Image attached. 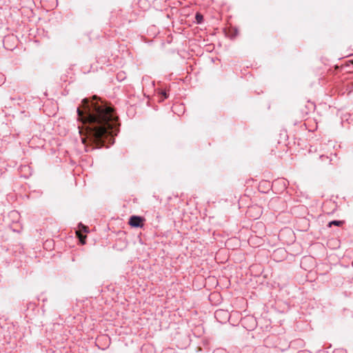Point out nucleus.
Segmentation results:
<instances>
[{
	"mask_svg": "<svg viewBox=\"0 0 353 353\" xmlns=\"http://www.w3.org/2000/svg\"><path fill=\"white\" fill-rule=\"evenodd\" d=\"M78 119L83 124L78 127L79 132L85 135L81 137L83 144L89 141L100 144L103 139L113 137L118 132L117 117L113 109L103 102L90 101L84 99L81 108L77 110Z\"/></svg>",
	"mask_w": 353,
	"mask_h": 353,
	"instance_id": "f257e3e1",
	"label": "nucleus"
},
{
	"mask_svg": "<svg viewBox=\"0 0 353 353\" xmlns=\"http://www.w3.org/2000/svg\"><path fill=\"white\" fill-rule=\"evenodd\" d=\"M143 219L140 216H132L130 217L129 224L134 228L141 227V222Z\"/></svg>",
	"mask_w": 353,
	"mask_h": 353,
	"instance_id": "f03ea898",
	"label": "nucleus"
},
{
	"mask_svg": "<svg viewBox=\"0 0 353 353\" xmlns=\"http://www.w3.org/2000/svg\"><path fill=\"white\" fill-rule=\"evenodd\" d=\"M343 221H332L329 223L328 225L331 227L332 225L340 226L343 224Z\"/></svg>",
	"mask_w": 353,
	"mask_h": 353,
	"instance_id": "7ed1b4c3",
	"label": "nucleus"
},
{
	"mask_svg": "<svg viewBox=\"0 0 353 353\" xmlns=\"http://www.w3.org/2000/svg\"><path fill=\"white\" fill-rule=\"evenodd\" d=\"M79 228L82 230L84 232H88V228L87 226L83 225L82 223H80L79 225Z\"/></svg>",
	"mask_w": 353,
	"mask_h": 353,
	"instance_id": "20e7f679",
	"label": "nucleus"
},
{
	"mask_svg": "<svg viewBox=\"0 0 353 353\" xmlns=\"http://www.w3.org/2000/svg\"><path fill=\"white\" fill-rule=\"evenodd\" d=\"M196 19L199 23H201L203 20V16L201 14L197 13L196 14Z\"/></svg>",
	"mask_w": 353,
	"mask_h": 353,
	"instance_id": "39448f33",
	"label": "nucleus"
},
{
	"mask_svg": "<svg viewBox=\"0 0 353 353\" xmlns=\"http://www.w3.org/2000/svg\"><path fill=\"white\" fill-rule=\"evenodd\" d=\"M77 234L81 241V242L84 244L85 243V241H84V239L85 238V236H83L81 235L79 232H77Z\"/></svg>",
	"mask_w": 353,
	"mask_h": 353,
	"instance_id": "423d86ee",
	"label": "nucleus"
},
{
	"mask_svg": "<svg viewBox=\"0 0 353 353\" xmlns=\"http://www.w3.org/2000/svg\"><path fill=\"white\" fill-rule=\"evenodd\" d=\"M334 353H346L343 350H336L334 351Z\"/></svg>",
	"mask_w": 353,
	"mask_h": 353,
	"instance_id": "0eeeda50",
	"label": "nucleus"
},
{
	"mask_svg": "<svg viewBox=\"0 0 353 353\" xmlns=\"http://www.w3.org/2000/svg\"><path fill=\"white\" fill-rule=\"evenodd\" d=\"M161 94L163 96L164 99H166L168 97L167 94H166L165 92H162Z\"/></svg>",
	"mask_w": 353,
	"mask_h": 353,
	"instance_id": "6e6552de",
	"label": "nucleus"
},
{
	"mask_svg": "<svg viewBox=\"0 0 353 353\" xmlns=\"http://www.w3.org/2000/svg\"><path fill=\"white\" fill-rule=\"evenodd\" d=\"M260 214H261V212H260V210H259L257 215L256 216H254V219H257V217L260 215Z\"/></svg>",
	"mask_w": 353,
	"mask_h": 353,
	"instance_id": "1a4fd4ad",
	"label": "nucleus"
},
{
	"mask_svg": "<svg viewBox=\"0 0 353 353\" xmlns=\"http://www.w3.org/2000/svg\"><path fill=\"white\" fill-rule=\"evenodd\" d=\"M253 209H254V208H250V209L248 210V213H249V214H250V213H251V212H252V210Z\"/></svg>",
	"mask_w": 353,
	"mask_h": 353,
	"instance_id": "9d476101",
	"label": "nucleus"
},
{
	"mask_svg": "<svg viewBox=\"0 0 353 353\" xmlns=\"http://www.w3.org/2000/svg\"><path fill=\"white\" fill-rule=\"evenodd\" d=\"M220 312H221V311L220 312L219 311H216V313H215V315L216 316L219 315Z\"/></svg>",
	"mask_w": 353,
	"mask_h": 353,
	"instance_id": "9b49d317",
	"label": "nucleus"
},
{
	"mask_svg": "<svg viewBox=\"0 0 353 353\" xmlns=\"http://www.w3.org/2000/svg\"><path fill=\"white\" fill-rule=\"evenodd\" d=\"M169 351H170L169 350H165L163 351V353H167Z\"/></svg>",
	"mask_w": 353,
	"mask_h": 353,
	"instance_id": "f8f14e48",
	"label": "nucleus"
}]
</instances>
